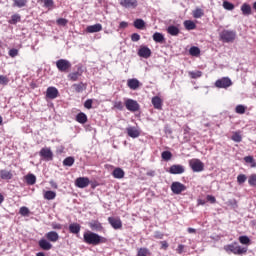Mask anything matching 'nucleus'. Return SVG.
Listing matches in <instances>:
<instances>
[{"instance_id": "1", "label": "nucleus", "mask_w": 256, "mask_h": 256, "mask_svg": "<svg viewBox=\"0 0 256 256\" xmlns=\"http://www.w3.org/2000/svg\"><path fill=\"white\" fill-rule=\"evenodd\" d=\"M83 241L84 243H86L87 245H101L103 243H107V238L95 233V232H85L83 234Z\"/></svg>"}, {"instance_id": "2", "label": "nucleus", "mask_w": 256, "mask_h": 256, "mask_svg": "<svg viewBox=\"0 0 256 256\" xmlns=\"http://www.w3.org/2000/svg\"><path fill=\"white\" fill-rule=\"evenodd\" d=\"M224 251H226L228 255H231V253H233V255H245V253H247V247H242L241 245H239V243L234 242L225 245Z\"/></svg>"}, {"instance_id": "3", "label": "nucleus", "mask_w": 256, "mask_h": 256, "mask_svg": "<svg viewBox=\"0 0 256 256\" xmlns=\"http://www.w3.org/2000/svg\"><path fill=\"white\" fill-rule=\"evenodd\" d=\"M237 38V31L235 30H223L220 32V39L223 43H233Z\"/></svg>"}, {"instance_id": "4", "label": "nucleus", "mask_w": 256, "mask_h": 256, "mask_svg": "<svg viewBox=\"0 0 256 256\" xmlns=\"http://www.w3.org/2000/svg\"><path fill=\"white\" fill-rule=\"evenodd\" d=\"M56 67L60 73H69L71 71V61L67 59H59L56 61Z\"/></svg>"}, {"instance_id": "5", "label": "nucleus", "mask_w": 256, "mask_h": 256, "mask_svg": "<svg viewBox=\"0 0 256 256\" xmlns=\"http://www.w3.org/2000/svg\"><path fill=\"white\" fill-rule=\"evenodd\" d=\"M124 105L127 109V111H130L131 113H137L139 109H141V106L139 105V102L137 100L127 98L124 102Z\"/></svg>"}, {"instance_id": "6", "label": "nucleus", "mask_w": 256, "mask_h": 256, "mask_svg": "<svg viewBox=\"0 0 256 256\" xmlns=\"http://www.w3.org/2000/svg\"><path fill=\"white\" fill-rule=\"evenodd\" d=\"M189 165L194 173H201V171H204L205 169V164H203L199 159L190 160Z\"/></svg>"}, {"instance_id": "7", "label": "nucleus", "mask_w": 256, "mask_h": 256, "mask_svg": "<svg viewBox=\"0 0 256 256\" xmlns=\"http://www.w3.org/2000/svg\"><path fill=\"white\" fill-rule=\"evenodd\" d=\"M233 85V81L229 77H222L215 82V87L218 89H229Z\"/></svg>"}, {"instance_id": "8", "label": "nucleus", "mask_w": 256, "mask_h": 256, "mask_svg": "<svg viewBox=\"0 0 256 256\" xmlns=\"http://www.w3.org/2000/svg\"><path fill=\"white\" fill-rule=\"evenodd\" d=\"M39 156L43 161H53V151L49 147H43L39 152Z\"/></svg>"}, {"instance_id": "9", "label": "nucleus", "mask_w": 256, "mask_h": 256, "mask_svg": "<svg viewBox=\"0 0 256 256\" xmlns=\"http://www.w3.org/2000/svg\"><path fill=\"white\" fill-rule=\"evenodd\" d=\"M171 191L174 193V195H181L183 191H187V186L181 182H173L171 184Z\"/></svg>"}, {"instance_id": "10", "label": "nucleus", "mask_w": 256, "mask_h": 256, "mask_svg": "<svg viewBox=\"0 0 256 256\" xmlns=\"http://www.w3.org/2000/svg\"><path fill=\"white\" fill-rule=\"evenodd\" d=\"M151 48L149 46L142 45L138 49L137 55L138 57H142V59H149L152 55Z\"/></svg>"}, {"instance_id": "11", "label": "nucleus", "mask_w": 256, "mask_h": 256, "mask_svg": "<svg viewBox=\"0 0 256 256\" xmlns=\"http://www.w3.org/2000/svg\"><path fill=\"white\" fill-rule=\"evenodd\" d=\"M121 7L124 9H137L139 1L137 0H119Z\"/></svg>"}, {"instance_id": "12", "label": "nucleus", "mask_w": 256, "mask_h": 256, "mask_svg": "<svg viewBox=\"0 0 256 256\" xmlns=\"http://www.w3.org/2000/svg\"><path fill=\"white\" fill-rule=\"evenodd\" d=\"M168 173H170V175H183V173H185V166L181 164H173L170 166Z\"/></svg>"}, {"instance_id": "13", "label": "nucleus", "mask_w": 256, "mask_h": 256, "mask_svg": "<svg viewBox=\"0 0 256 256\" xmlns=\"http://www.w3.org/2000/svg\"><path fill=\"white\" fill-rule=\"evenodd\" d=\"M108 223L113 229H123V222L121 221V218L108 217Z\"/></svg>"}, {"instance_id": "14", "label": "nucleus", "mask_w": 256, "mask_h": 256, "mask_svg": "<svg viewBox=\"0 0 256 256\" xmlns=\"http://www.w3.org/2000/svg\"><path fill=\"white\" fill-rule=\"evenodd\" d=\"M89 178L88 177H79L75 180V185L78 189H85V187H89Z\"/></svg>"}, {"instance_id": "15", "label": "nucleus", "mask_w": 256, "mask_h": 256, "mask_svg": "<svg viewBox=\"0 0 256 256\" xmlns=\"http://www.w3.org/2000/svg\"><path fill=\"white\" fill-rule=\"evenodd\" d=\"M46 97L48 99H57L59 97V90L53 86L48 87L46 90Z\"/></svg>"}, {"instance_id": "16", "label": "nucleus", "mask_w": 256, "mask_h": 256, "mask_svg": "<svg viewBox=\"0 0 256 256\" xmlns=\"http://www.w3.org/2000/svg\"><path fill=\"white\" fill-rule=\"evenodd\" d=\"M38 245L43 251H50V249H53V244L45 238L40 239Z\"/></svg>"}, {"instance_id": "17", "label": "nucleus", "mask_w": 256, "mask_h": 256, "mask_svg": "<svg viewBox=\"0 0 256 256\" xmlns=\"http://www.w3.org/2000/svg\"><path fill=\"white\" fill-rule=\"evenodd\" d=\"M141 85V82L137 80V78L128 79L127 86L129 89H132V91H137Z\"/></svg>"}, {"instance_id": "18", "label": "nucleus", "mask_w": 256, "mask_h": 256, "mask_svg": "<svg viewBox=\"0 0 256 256\" xmlns=\"http://www.w3.org/2000/svg\"><path fill=\"white\" fill-rule=\"evenodd\" d=\"M69 233H72V235H79L81 233V224L79 223H71L68 227Z\"/></svg>"}, {"instance_id": "19", "label": "nucleus", "mask_w": 256, "mask_h": 256, "mask_svg": "<svg viewBox=\"0 0 256 256\" xmlns=\"http://www.w3.org/2000/svg\"><path fill=\"white\" fill-rule=\"evenodd\" d=\"M166 31H167V34L171 35L172 37H177L179 33H181V30L179 29V27L175 25H169Z\"/></svg>"}, {"instance_id": "20", "label": "nucleus", "mask_w": 256, "mask_h": 256, "mask_svg": "<svg viewBox=\"0 0 256 256\" xmlns=\"http://www.w3.org/2000/svg\"><path fill=\"white\" fill-rule=\"evenodd\" d=\"M89 227L90 229H92V231H103V224H101L99 220H92L91 222H89Z\"/></svg>"}, {"instance_id": "21", "label": "nucleus", "mask_w": 256, "mask_h": 256, "mask_svg": "<svg viewBox=\"0 0 256 256\" xmlns=\"http://www.w3.org/2000/svg\"><path fill=\"white\" fill-rule=\"evenodd\" d=\"M240 11L244 17H249V15L252 13L251 5L249 3H243L240 7Z\"/></svg>"}, {"instance_id": "22", "label": "nucleus", "mask_w": 256, "mask_h": 256, "mask_svg": "<svg viewBox=\"0 0 256 256\" xmlns=\"http://www.w3.org/2000/svg\"><path fill=\"white\" fill-rule=\"evenodd\" d=\"M87 33H99V31H103V25L97 23L94 25L87 26Z\"/></svg>"}, {"instance_id": "23", "label": "nucleus", "mask_w": 256, "mask_h": 256, "mask_svg": "<svg viewBox=\"0 0 256 256\" xmlns=\"http://www.w3.org/2000/svg\"><path fill=\"white\" fill-rule=\"evenodd\" d=\"M126 131H127L128 137H131L132 139H137V137L141 135V132H139V130H137V128L135 127H128Z\"/></svg>"}, {"instance_id": "24", "label": "nucleus", "mask_w": 256, "mask_h": 256, "mask_svg": "<svg viewBox=\"0 0 256 256\" xmlns=\"http://www.w3.org/2000/svg\"><path fill=\"white\" fill-rule=\"evenodd\" d=\"M46 239L52 243H57L59 241V234L56 231H50L46 233Z\"/></svg>"}, {"instance_id": "25", "label": "nucleus", "mask_w": 256, "mask_h": 256, "mask_svg": "<svg viewBox=\"0 0 256 256\" xmlns=\"http://www.w3.org/2000/svg\"><path fill=\"white\" fill-rule=\"evenodd\" d=\"M152 105L154 109H162L163 108V100H161V97L154 96L152 98Z\"/></svg>"}, {"instance_id": "26", "label": "nucleus", "mask_w": 256, "mask_h": 256, "mask_svg": "<svg viewBox=\"0 0 256 256\" xmlns=\"http://www.w3.org/2000/svg\"><path fill=\"white\" fill-rule=\"evenodd\" d=\"M152 39L155 43H165V36L161 32H155Z\"/></svg>"}, {"instance_id": "27", "label": "nucleus", "mask_w": 256, "mask_h": 256, "mask_svg": "<svg viewBox=\"0 0 256 256\" xmlns=\"http://www.w3.org/2000/svg\"><path fill=\"white\" fill-rule=\"evenodd\" d=\"M112 175L114 179H123L125 177V171L121 168H116L113 170Z\"/></svg>"}, {"instance_id": "28", "label": "nucleus", "mask_w": 256, "mask_h": 256, "mask_svg": "<svg viewBox=\"0 0 256 256\" xmlns=\"http://www.w3.org/2000/svg\"><path fill=\"white\" fill-rule=\"evenodd\" d=\"M72 87L76 91V93H83V91L87 89V85L83 82L73 84Z\"/></svg>"}, {"instance_id": "29", "label": "nucleus", "mask_w": 256, "mask_h": 256, "mask_svg": "<svg viewBox=\"0 0 256 256\" xmlns=\"http://www.w3.org/2000/svg\"><path fill=\"white\" fill-rule=\"evenodd\" d=\"M76 121L81 125H85L87 123V114L80 112L76 115Z\"/></svg>"}, {"instance_id": "30", "label": "nucleus", "mask_w": 256, "mask_h": 256, "mask_svg": "<svg viewBox=\"0 0 256 256\" xmlns=\"http://www.w3.org/2000/svg\"><path fill=\"white\" fill-rule=\"evenodd\" d=\"M0 177H1V179L9 181V180L13 179V173H11V171L1 170Z\"/></svg>"}, {"instance_id": "31", "label": "nucleus", "mask_w": 256, "mask_h": 256, "mask_svg": "<svg viewBox=\"0 0 256 256\" xmlns=\"http://www.w3.org/2000/svg\"><path fill=\"white\" fill-rule=\"evenodd\" d=\"M184 27L187 31H193V29H197V24H195V22L192 20H185Z\"/></svg>"}, {"instance_id": "32", "label": "nucleus", "mask_w": 256, "mask_h": 256, "mask_svg": "<svg viewBox=\"0 0 256 256\" xmlns=\"http://www.w3.org/2000/svg\"><path fill=\"white\" fill-rule=\"evenodd\" d=\"M27 185H35L37 183V177L34 174H28L25 176Z\"/></svg>"}, {"instance_id": "33", "label": "nucleus", "mask_w": 256, "mask_h": 256, "mask_svg": "<svg viewBox=\"0 0 256 256\" xmlns=\"http://www.w3.org/2000/svg\"><path fill=\"white\" fill-rule=\"evenodd\" d=\"M133 26L135 27V29L143 30L145 29V20L138 18L134 21Z\"/></svg>"}, {"instance_id": "34", "label": "nucleus", "mask_w": 256, "mask_h": 256, "mask_svg": "<svg viewBox=\"0 0 256 256\" xmlns=\"http://www.w3.org/2000/svg\"><path fill=\"white\" fill-rule=\"evenodd\" d=\"M57 197V193L55 191L48 190L44 193V199H47V201H53Z\"/></svg>"}, {"instance_id": "35", "label": "nucleus", "mask_w": 256, "mask_h": 256, "mask_svg": "<svg viewBox=\"0 0 256 256\" xmlns=\"http://www.w3.org/2000/svg\"><path fill=\"white\" fill-rule=\"evenodd\" d=\"M74 163H75V158L73 156L66 157L63 160L64 167H73Z\"/></svg>"}, {"instance_id": "36", "label": "nucleus", "mask_w": 256, "mask_h": 256, "mask_svg": "<svg viewBox=\"0 0 256 256\" xmlns=\"http://www.w3.org/2000/svg\"><path fill=\"white\" fill-rule=\"evenodd\" d=\"M189 53L192 55V57H199V55H201V49H199V47L192 46Z\"/></svg>"}, {"instance_id": "37", "label": "nucleus", "mask_w": 256, "mask_h": 256, "mask_svg": "<svg viewBox=\"0 0 256 256\" xmlns=\"http://www.w3.org/2000/svg\"><path fill=\"white\" fill-rule=\"evenodd\" d=\"M19 22H21V15L19 14H13L9 20L10 25H17Z\"/></svg>"}, {"instance_id": "38", "label": "nucleus", "mask_w": 256, "mask_h": 256, "mask_svg": "<svg viewBox=\"0 0 256 256\" xmlns=\"http://www.w3.org/2000/svg\"><path fill=\"white\" fill-rule=\"evenodd\" d=\"M161 157L163 161H171L173 154L171 153V151L166 150L162 152Z\"/></svg>"}, {"instance_id": "39", "label": "nucleus", "mask_w": 256, "mask_h": 256, "mask_svg": "<svg viewBox=\"0 0 256 256\" xmlns=\"http://www.w3.org/2000/svg\"><path fill=\"white\" fill-rule=\"evenodd\" d=\"M205 15V12H203V9L197 8L196 10L193 11V17L194 19H201Z\"/></svg>"}, {"instance_id": "40", "label": "nucleus", "mask_w": 256, "mask_h": 256, "mask_svg": "<svg viewBox=\"0 0 256 256\" xmlns=\"http://www.w3.org/2000/svg\"><path fill=\"white\" fill-rule=\"evenodd\" d=\"M231 140L234 141V143H241V141H243V137L239 132H234Z\"/></svg>"}, {"instance_id": "41", "label": "nucleus", "mask_w": 256, "mask_h": 256, "mask_svg": "<svg viewBox=\"0 0 256 256\" xmlns=\"http://www.w3.org/2000/svg\"><path fill=\"white\" fill-rule=\"evenodd\" d=\"M44 3V7L51 11L55 7V2L53 0H41Z\"/></svg>"}, {"instance_id": "42", "label": "nucleus", "mask_w": 256, "mask_h": 256, "mask_svg": "<svg viewBox=\"0 0 256 256\" xmlns=\"http://www.w3.org/2000/svg\"><path fill=\"white\" fill-rule=\"evenodd\" d=\"M236 113L239 115L245 114V111H247V107L245 105L239 104L235 108Z\"/></svg>"}, {"instance_id": "43", "label": "nucleus", "mask_w": 256, "mask_h": 256, "mask_svg": "<svg viewBox=\"0 0 256 256\" xmlns=\"http://www.w3.org/2000/svg\"><path fill=\"white\" fill-rule=\"evenodd\" d=\"M113 109H117L118 111H123V109H125V105L121 101H114Z\"/></svg>"}, {"instance_id": "44", "label": "nucleus", "mask_w": 256, "mask_h": 256, "mask_svg": "<svg viewBox=\"0 0 256 256\" xmlns=\"http://www.w3.org/2000/svg\"><path fill=\"white\" fill-rule=\"evenodd\" d=\"M223 8L226 9V11H233V9H235V5L229 1H224Z\"/></svg>"}, {"instance_id": "45", "label": "nucleus", "mask_w": 256, "mask_h": 256, "mask_svg": "<svg viewBox=\"0 0 256 256\" xmlns=\"http://www.w3.org/2000/svg\"><path fill=\"white\" fill-rule=\"evenodd\" d=\"M203 75V72L201 71H190L189 72V76L191 77V79H199V77H201Z\"/></svg>"}, {"instance_id": "46", "label": "nucleus", "mask_w": 256, "mask_h": 256, "mask_svg": "<svg viewBox=\"0 0 256 256\" xmlns=\"http://www.w3.org/2000/svg\"><path fill=\"white\" fill-rule=\"evenodd\" d=\"M14 7H25L27 5V0H14Z\"/></svg>"}, {"instance_id": "47", "label": "nucleus", "mask_w": 256, "mask_h": 256, "mask_svg": "<svg viewBox=\"0 0 256 256\" xmlns=\"http://www.w3.org/2000/svg\"><path fill=\"white\" fill-rule=\"evenodd\" d=\"M248 184L250 187H256V174H252L248 178Z\"/></svg>"}, {"instance_id": "48", "label": "nucleus", "mask_w": 256, "mask_h": 256, "mask_svg": "<svg viewBox=\"0 0 256 256\" xmlns=\"http://www.w3.org/2000/svg\"><path fill=\"white\" fill-rule=\"evenodd\" d=\"M239 242L242 244V245H249L251 243V239L248 238V236H240L239 237Z\"/></svg>"}, {"instance_id": "49", "label": "nucleus", "mask_w": 256, "mask_h": 256, "mask_svg": "<svg viewBox=\"0 0 256 256\" xmlns=\"http://www.w3.org/2000/svg\"><path fill=\"white\" fill-rule=\"evenodd\" d=\"M245 181H247V175H245V174H239V175L237 176V183H238L239 185H243V183H245Z\"/></svg>"}, {"instance_id": "50", "label": "nucleus", "mask_w": 256, "mask_h": 256, "mask_svg": "<svg viewBox=\"0 0 256 256\" xmlns=\"http://www.w3.org/2000/svg\"><path fill=\"white\" fill-rule=\"evenodd\" d=\"M76 68H77V71H76V72H73V74L76 75V76H78V78H79V77H81V75H83V73H84L83 65L78 64V65L76 66Z\"/></svg>"}, {"instance_id": "51", "label": "nucleus", "mask_w": 256, "mask_h": 256, "mask_svg": "<svg viewBox=\"0 0 256 256\" xmlns=\"http://www.w3.org/2000/svg\"><path fill=\"white\" fill-rule=\"evenodd\" d=\"M20 215H22V217H27L29 215V208L22 206L19 210Z\"/></svg>"}, {"instance_id": "52", "label": "nucleus", "mask_w": 256, "mask_h": 256, "mask_svg": "<svg viewBox=\"0 0 256 256\" xmlns=\"http://www.w3.org/2000/svg\"><path fill=\"white\" fill-rule=\"evenodd\" d=\"M85 109H93V99H87L84 102Z\"/></svg>"}, {"instance_id": "53", "label": "nucleus", "mask_w": 256, "mask_h": 256, "mask_svg": "<svg viewBox=\"0 0 256 256\" xmlns=\"http://www.w3.org/2000/svg\"><path fill=\"white\" fill-rule=\"evenodd\" d=\"M149 255V249L147 248H140L138 250V256H146Z\"/></svg>"}, {"instance_id": "54", "label": "nucleus", "mask_w": 256, "mask_h": 256, "mask_svg": "<svg viewBox=\"0 0 256 256\" xmlns=\"http://www.w3.org/2000/svg\"><path fill=\"white\" fill-rule=\"evenodd\" d=\"M9 78L7 76L0 75V85H8Z\"/></svg>"}, {"instance_id": "55", "label": "nucleus", "mask_w": 256, "mask_h": 256, "mask_svg": "<svg viewBox=\"0 0 256 256\" xmlns=\"http://www.w3.org/2000/svg\"><path fill=\"white\" fill-rule=\"evenodd\" d=\"M141 40V35H139L138 33H133L131 35V41H133L134 43H137V41Z\"/></svg>"}, {"instance_id": "56", "label": "nucleus", "mask_w": 256, "mask_h": 256, "mask_svg": "<svg viewBox=\"0 0 256 256\" xmlns=\"http://www.w3.org/2000/svg\"><path fill=\"white\" fill-rule=\"evenodd\" d=\"M8 55L10 57H17V55H19V50L12 48L9 50Z\"/></svg>"}, {"instance_id": "57", "label": "nucleus", "mask_w": 256, "mask_h": 256, "mask_svg": "<svg viewBox=\"0 0 256 256\" xmlns=\"http://www.w3.org/2000/svg\"><path fill=\"white\" fill-rule=\"evenodd\" d=\"M67 23H69V21L65 18H59L57 20V24L61 25V27H65V25H67Z\"/></svg>"}, {"instance_id": "58", "label": "nucleus", "mask_w": 256, "mask_h": 256, "mask_svg": "<svg viewBox=\"0 0 256 256\" xmlns=\"http://www.w3.org/2000/svg\"><path fill=\"white\" fill-rule=\"evenodd\" d=\"M51 227H52V229H55V230H58V231H60L61 229H63V225H62V224H59V223H57V222H52Z\"/></svg>"}, {"instance_id": "59", "label": "nucleus", "mask_w": 256, "mask_h": 256, "mask_svg": "<svg viewBox=\"0 0 256 256\" xmlns=\"http://www.w3.org/2000/svg\"><path fill=\"white\" fill-rule=\"evenodd\" d=\"M68 79H69V81H78L79 78H78L77 74H74V72H71L68 74Z\"/></svg>"}, {"instance_id": "60", "label": "nucleus", "mask_w": 256, "mask_h": 256, "mask_svg": "<svg viewBox=\"0 0 256 256\" xmlns=\"http://www.w3.org/2000/svg\"><path fill=\"white\" fill-rule=\"evenodd\" d=\"M165 237V234H163L161 231H155L154 232V238L155 239H163Z\"/></svg>"}, {"instance_id": "61", "label": "nucleus", "mask_w": 256, "mask_h": 256, "mask_svg": "<svg viewBox=\"0 0 256 256\" xmlns=\"http://www.w3.org/2000/svg\"><path fill=\"white\" fill-rule=\"evenodd\" d=\"M206 199H207V201H208L209 203H212V204L217 203V199H216L215 196H213V195H207V196H206Z\"/></svg>"}, {"instance_id": "62", "label": "nucleus", "mask_w": 256, "mask_h": 256, "mask_svg": "<svg viewBox=\"0 0 256 256\" xmlns=\"http://www.w3.org/2000/svg\"><path fill=\"white\" fill-rule=\"evenodd\" d=\"M228 204L231 205V207H233V209H237V207H238L236 199L228 200Z\"/></svg>"}, {"instance_id": "63", "label": "nucleus", "mask_w": 256, "mask_h": 256, "mask_svg": "<svg viewBox=\"0 0 256 256\" xmlns=\"http://www.w3.org/2000/svg\"><path fill=\"white\" fill-rule=\"evenodd\" d=\"M244 161L245 163H255V159L253 158V156L244 157Z\"/></svg>"}, {"instance_id": "64", "label": "nucleus", "mask_w": 256, "mask_h": 256, "mask_svg": "<svg viewBox=\"0 0 256 256\" xmlns=\"http://www.w3.org/2000/svg\"><path fill=\"white\" fill-rule=\"evenodd\" d=\"M184 249H185V245L179 244L178 247H177V253L179 255H181L183 253Z\"/></svg>"}]
</instances>
